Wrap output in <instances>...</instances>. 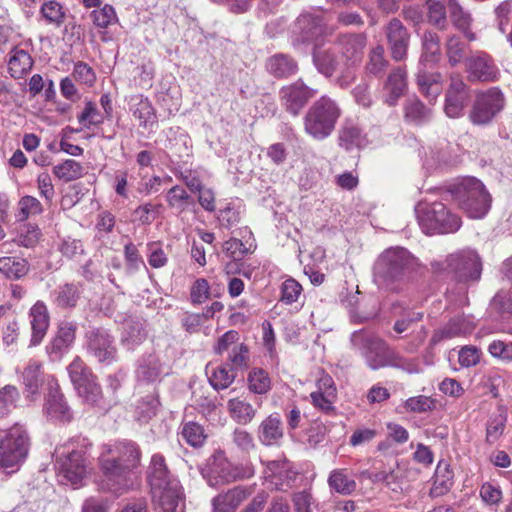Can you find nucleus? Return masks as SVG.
Instances as JSON below:
<instances>
[{"label": "nucleus", "instance_id": "obj_31", "mask_svg": "<svg viewBox=\"0 0 512 512\" xmlns=\"http://www.w3.org/2000/svg\"><path fill=\"white\" fill-rule=\"evenodd\" d=\"M427 67L419 66L416 80L419 91L433 102L442 92V76L438 72H428Z\"/></svg>", "mask_w": 512, "mask_h": 512}, {"label": "nucleus", "instance_id": "obj_56", "mask_svg": "<svg viewBox=\"0 0 512 512\" xmlns=\"http://www.w3.org/2000/svg\"><path fill=\"white\" fill-rule=\"evenodd\" d=\"M466 46L461 41L460 37L453 35L448 38L446 43V54L449 63L452 66L459 64L465 56Z\"/></svg>", "mask_w": 512, "mask_h": 512}, {"label": "nucleus", "instance_id": "obj_5", "mask_svg": "<svg viewBox=\"0 0 512 512\" xmlns=\"http://www.w3.org/2000/svg\"><path fill=\"white\" fill-rule=\"evenodd\" d=\"M459 206L470 218L480 219L491 208V195L482 181L475 177H464L448 190Z\"/></svg>", "mask_w": 512, "mask_h": 512}, {"label": "nucleus", "instance_id": "obj_12", "mask_svg": "<svg viewBox=\"0 0 512 512\" xmlns=\"http://www.w3.org/2000/svg\"><path fill=\"white\" fill-rule=\"evenodd\" d=\"M86 347L99 363L110 365L117 359L114 337L106 330L94 328L86 333Z\"/></svg>", "mask_w": 512, "mask_h": 512}, {"label": "nucleus", "instance_id": "obj_16", "mask_svg": "<svg viewBox=\"0 0 512 512\" xmlns=\"http://www.w3.org/2000/svg\"><path fill=\"white\" fill-rule=\"evenodd\" d=\"M315 93L314 89L309 88L302 81L298 80L283 86L279 91V98L284 109L293 116H297Z\"/></svg>", "mask_w": 512, "mask_h": 512}, {"label": "nucleus", "instance_id": "obj_52", "mask_svg": "<svg viewBox=\"0 0 512 512\" xmlns=\"http://www.w3.org/2000/svg\"><path fill=\"white\" fill-rule=\"evenodd\" d=\"M228 362L233 370L244 371L250 365V350L245 343L233 346L228 354Z\"/></svg>", "mask_w": 512, "mask_h": 512}, {"label": "nucleus", "instance_id": "obj_25", "mask_svg": "<svg viewBox=\"0 0 512 512\" xmlns=\"http://www.w3.org/2000/svg\"><path fill=\"white\" fill-rule=\"evenodd\" d=\"M31 324L30 346L39 345L44 339L50 322L49 312L43 301H37L29 310Z\"/></svg>", "mask_w": 512, "mask_h": 512}, {"label": "nucleus", "instance_id": "obj_50", "mask_svg": "<svg viewBox=\"0 0 512 512\" xmlns=\"http://www.w3.org/2000/svg\"><path fill=\"white\" fill-rule=\"evenodd\" d=\"M181 436L192 447L202 446L207 438L204 428L194 421L183 424Z\"/></svg>", "mask_w": 512, "mask_h": 512}, {"label": "nucleus", "instance_id": "obj_2", "mask_svg": "<svg viewBox=\"0 0 512 512\" xmlns=\"http://www.w3.org/2000/svg\"><path fill=\"white\" fill-rule=\"evenodd\" d=\"M350 340L352 346L360 352L372 370L393 367L408 373L419 371L415 361L403 357L383 339L366 329L354 331Z\"/></svg>", "mask_w": 512, "mask_h": 512}, {"label": "nucleus", "instance_id": "obj_21", "mask_svg": "<svg viewBox=\"0 0 512 512\" xmlns=\"http://www.w3.org/2000/svg\"><path fill=\"white\" fill-rule=\"evenodd\" d=\"M385 34L392 58L395 61L404 60L410 42V34L406 27L394 18L387 24Z\"/></svg>", "mask_w": 512, "mask_h": 512}, {"label": "nucleus", "instance_id": "obj_62", "mask_svg": "<svg viewBox=\"0 0 512 512\" xmlns=\"http://www.w3.org/2000/svg\"><path fill=\"white\" fill-rule=\"evenodd\" d=\"M78 121L84 128L89 129L91 126L101 124L103 122V117L94 103L87 102L83 111L78 116Z\"/></svg>", "mask_w": 512, "mask_h": 512}, {"label": "nucleus", "instance_id": "obj_9", "mask_svg": "<svg viewBox=\"0 0 512 512\" xmlns=\"http://www.w3.org/2000/svg\"><path fill=\"white\" fill-rule=\"evenodd\" d=\"M434 267L446 271L448 275L459 282L478 280L482 271L478 254L470 249L453 253L444 262L435 263Z\"/></svg>", "mask_w": 512, "mask_h": 512}, {"label": "nucleus", "instance_id": "obj_11", "mask_svg": "<svg viewBox=\"0 0 512 512\" xmlns=\"http://www.w3.org/2000/svg\"><path fill=\"white\" fill-rule=\"evenodd\" d=\"M56 467L62 482L70 483L74 487L82 484L86 476V464L81 450H67L56 448Z\"/></svg>", "mask_w": 512, "mask_h": 512}, {"label": "nucleus", "instance_id": "obj_6", "mask_svg": "<svg viewBox=\"0 0 512 512\" xmlns=\"http://www.w3.org/2000/svg\"><path fill=\"white\" fill-rule=\"evenodd\" d=\"M418 223L426 234L456 232L462 224L461 218L452 213L442 202L422 200L415 206Z\"/></svg>", "mask_w": 512, "mask_h": 512}, {"label": "nucleus", "instance_id": "obj_57", "mask_svg": "<svg viewBox=\"0 0 512 512\" xmlns=\"http://www.w3.org/2000/svg\"><path fill=\"white\" fill-rule=\"evenodd\" d=\"M437 401L429 396L418 395L405 401V408L414 413H424L436 408Z\"/></svg>", "mask_w": 512, "mask_h": 512}, {"label": "nucleus", "instance_id": "obj_13", "mask_svg": "<svg viewBox=\"0 0 512 512\" xmlns=\"http://www.w3.org/2000/svg\"><path fill=\"white\" fill-rule=\"evenodd\" d=\"M366 45L367 36L364 33L340 34L335 40V49L348 68H354L362 62Z\"/></svg>", "mask_w": 512, "mask_h": 512}, {"label": "nucleus", "instance_id": "obj_44", "mask_svg": "<svg viewBox=\"0 0 512 512\" xmlns=\"http://www.w3.org/2000/svg\"><path fill=\"white\" fill-rule=\"evenodd\" d=\"M507 422V413L503 408L492 414L486 425V441L495 443L503 435Z\"/></svg>", "mask_w": 512, "mask_h": 512}, {"label": "nucleus", "instance_id": "obj_46", "mask_svg": "<svg viewBox=\"0 0 512 512\" xmlns=\"http://www.w3.org/2000/svg\"><path fill=\"white\" fill-rule=\"evenodd\" d=\"M41 369V362L30 360L23 371V382L25 384L26 390L31 395L36 394L40 385L42 384Z\"/></svg>", "mask_w": 512, "mask_h": 512}, {"label": "nucleus", "instance_id": "obj_19", "mask_svg": "<svg viewBox=\"0 0 512 512\" xmlns=\"http://www.w3.org/2000/svg\"><path fill=\"white\" fill-rule=\"evenodd\" d=\"M467 72L471 81L495 82L500 77L494 60L484 52H476L468 58Z\"/></svg>", "mask_w": 512, "mask_h": 512}, {"label": "nucleus", "instance_id": "obj_42", "mask_svg": "<svg viewBox=\"0 0 512 512\" xmlns=\"http://www.w3.org/2000/svg\"><path fill=\"white\" fill-rule=\"evenodd\" d=\"M440 38L434 32H426L423 36V53L419 66L428 67L435 64L440 57Z\"/></svg>", "mask_w": 512, "mask_h": 512}, {"label": "nucleus", "instance_id": "obj_32", "mask_svg": "<svg viewBox=\"0 0 512 512\" xmlns=\"http://www.w3.org/2000/svg\"><path fill=\"white\" fill-rule=\"evenodd\" d=\"M447 7L450 14V19L453 25L464 33L468 40H475V35L471 31L473 23L472 15L469 11L458 2V0H447Z\"/></svg>", "mask_w": 512, "mask_h": 512}, {"label": "nucleus", "instance_id": "obj_29", "mask_svg": "<svg viewBox=\"0 0 512 512\" xmlns=\"http://www.w3.org/2000/svg\"><path fill=\"white\" fill-rule=\"evenodd\" d=\"M44 409L48 416L60 421H70L72 418L70 408L57 384L50 385Z\"/></svg>", "mask_w": 512, "mask_h": 512}, {"label": "nucleus", "instance_id": "obj_47", "mask_svg": "<svg viewBox=\"0 0 512 512\" xmlns=\"http://www.w3.org/2000/svg\"><path fill=\"white\" fill-rule=\"evenodd\" d=\"M54 175L64 182H70L79 179L83 175L82 165L73 160L67 159L64 162L53 167Z\"/></svg>", "mask_w": 512, "mask_h": 512}, {"label": "nucleus", "instance_id": "obj_39", "mask_svg": "<svg viewBox=\"0 0 512 512\" xmlns=\"http://www.w3.org/2000/svg\"><path fill=\"white\" fill-rule=\"evenodd\" d=\"M313 63L319 73L325 77H331L338 66L336 52L331 48H315L313 51Z\"/></svg>", "mask_w": 512, "mask_h": 512}, {"label": "nucleus", "instance_id": "obj_61", "mask_svg": "<svg viewBox=\"0 0 512 512\" xmlns=\"http://www.w3.org/2000/svg\"><path fill=\"white\" fill-rule=\"evenodd\" d=\"M292 502L296 512H319V504L315 503L312 495L308 491L297 492L292 497Z\"/></svg>", "mask_w": 512, "mask_h": 512}, {"label": "nucleus", "instance_id": "obj_20", "mask_svg": "<svg viewBox=\"0 0 512 512\" xmlns=\"http://www.w3.org/2000/svg\"><path fill=\"white\" fill-rule=\"evenodd\" d=\"M313 406L326 414L335 411L334 403L337 400V389L333 378L323 373L316 382V390L310 393Z\"/></svg>", "mask_w": 512, "mask_h": 512}, {"label": "nucleus", "instance_id": "obj_17", "mask_svg": "<svg viewBox=\"0 0 512 512\" xmlns=\"http://www.w3.org/2000/svg\"><path fill=\"white\" fill-rule=\"evenodd\" d=\"M209 484L229 483L237 479L250 477L252 473L243 471L227 460L223 453L213 455L209 462Z\"/></svg>", "mask_w": 512, "mask_h": 512}, {"label": "nucleus", "instance_id": "obj_40", "mask_svg": "<svg viewBox=\"0 0 512 512\" xmlns=\"http://www.w3.org/2000/svg\"><path fill=\"white\" fill-rule=\"evenodd\" d=\"M339 145L346 150L361 147L365 144V137L361 129L352 121L347 120L339 130Z\"/></svg>", "mask_w": 512, "mask_h": 512}, {"label": "nucleus", "instance_id": "obj_33", "mask_svg": "<svg viewBox=\"0 0 512 512\" xmlns=\"http://www.w3.org/2000/svg\"><path fill=\"white\" fill-rule=\"evenodd\" d=\"M453 486V472L446 461H439L434 473L433 485L429 495L433 498L447 494Z\"/></svg>", "mask_w": 512, "mask_h": 512}, {"label": "nucleus", "instance_id": "obj_8", "mask_svg": "<svg viewBox=\"0 0 512 512\" xmlns=\"http://www.w3.org/2000/svg\"><path fill=\"white\" fill-rule=\"evenodd\" d=\"M29 446L30 439L23 426L0 429V468L18 467L27 457Z\"/></svg>", "mask_w": 512, "mask_h": 512}, {"label": "nucleus", "instance_id": "obj_1", "mask_svg": "<svg viewBox=\"0 0 512 512\" xmlns=\"http://www.w3.org/2000/svg\"><path fill=\"white\" fill-rule=\"evenodd\" d=\"M141 452L131 441L104 445L100 455V467L108 490L121 494L132 485V472L140 464Z\"/></svg>", "mask_w": 512, "mask_h": 512}, {"label": "nucleus", "instance_id": "obj_7", "mask_svg": "<svg viewBox=\"0 0 512 512\" xmlns=\"http://www.w3.org/2000/svg\"><path fill=\"white\" fill-rule=\"evenodd\" d=\"M341 113V108L334 99L322 96L306 112L304 130L312 138L323 140L332 134Z\"/></svg>", "mask_w": 512, "mask_h": 512}, {"label": "nucleus", "instance_id": "obj_60", "mask_svg": "<svg viewBox=\"0 0 512 512\" xmlns=\"http://www.w3.org/2000/svg\"><path fill=\"white\" fill-rule=\"evenodd\" d=\"M159 406V401L153 395L143 398L136 407V413L139 421L147 422L155 414Z\"/></svg>", "mask_w": 512, "mask_h": 512}, {"label": "nucleus", "instance_id": "obj_26", "mask_svg": "<svg viewBox=\"0 0 512 512\" xmlns=\"http://www.w3.org/2000/svg\"><path fill=\"white\" fill-rule=\"evenodd\" d=\"M168 374L169 367L156 354L143 357L136 371L137 379L146 383L159 381L163 375Z\"/></svg>", "mask_w": 512, "mask_h": 512}, {"label": "nucleus", "instance_id": "obj_14", "mask_svg": "<svg viewBox=\"0 0 512 512\" xmlns=\"http://www.w3.org/2000/svg\"><path fill=\"white\" fill-rule=\"evenodd\" d=\"M469 101L468 86L459 74H452L445 93L444 112L446 116L452 119L462 117Z\"/></svg>", "mask_w": 512, "mask_h": 512}, {"label": "nucleus", "instance_id": "obj_35", "mask_svg": "<svg viewBox=\"0 0 512 512\" xmlns=\"http://www.w3.org/2000/svg\"><path fill=\"white\" fill-rule=\"evenodd\" d=\"M327 483L329 488L340 495H351L357 488L355 479L347 469H334L330 472Z\"/></svg>", "mask_w": 512, "mask_h": 512}, {"label": "nucleus", "instance_id": "obj_30", "mask_svg": "<svg viewBox=\"0 0 512 512\" xmlns=\"http://www.w3.org/2000/svg\"><path fill=\"white\" fill-rule=\"evenodd\" d=\"M249 495L250 492L242 487H235L225 493H220L212 500V512H235Z\"/></svg>", "mask_w": 512, "mask_h": 512}, {"label": "nucleus", "instance_id": "obj_54", "mask_svg": "<svg viewBox=\"0 0 512 512\" xmlns=\"http://www.w3.org/2000/svg\"><path fill=\"white\" fill-rule=\"evenodd\" d=\"M90 18L96 27L102 29H105L118 21L114 7L109 4H105L104 6L93 10L90 13Z\"/></svg>", "mask_w": 512, "mask_h": 512}, {"label": "nucleus", "instance_id": "obj_41", "mask_svg": "<svg viewBox=\"0 0 512 512\" xmlns=\"http://www.w3.org/2000/svg\"><path fill=\"white\" fill-rule=\"evenodd\" d=\"M206 375L208 377L209 383L215 390L228 388L236 378L234 370L231 367L228 369L224 365L217 367L207 365Z\"/></svg>", "mask_w": 512, "mask_h": 512}, {"label": "nucleus", "instance_id": "obj_10", "mask_svg": "<svg viewBox=\"0 0 512 512\" xmlns=\"http://www.w3.org/2000/svg\"><path fill=\"white\" fill-rule=\"evenodd\" d=\"M505 97L497 87L478 92L468 114L469 121L477 126L489 125L504 109Z\"/></svg>", "mask_w": 512, "mask_h": 512}, {"label": "nucleus", "instance_id": "obj_28", "mask_svg": "<svg viewBox=\"0 0 512 512\" xmlns=\"http://www.w3.org/2000/svg\"><path fill=\"white\" fill-rule=\"evenodd\" d=\"M284 429L279 413H272L260 423L257 431L259 441L265 446L276 445L283 438Z\"/></svg>", "mask_w": 512, "mask_h": 512}, {"label": "nucleus", "instance_id": "obj_4", "mask_svg": "<svg viewBox=\"0 0 512 512\" xmlns=\"http://www.w3.org/2000/svg\"><path fill=\"white\" fill-rule=\"evenodd\" d=\"M414 256L403 247L384 250L373 266V278L377 285L389 287L402 281L416 267Z\"/></svg>", "mask_w": 512, "mask_h": 512}, {"label": "nucleus", "instance_id": "obj_3", "mask_svg": "<svg viewBox=\"0 0 512 512\" xmlns=\"http://www.w3.org/2000/svg\"><path fill=\"white\" fill-rule=\"evenodd\" d=\"M149 469L152 497L161 512H184L182 487L180 482L170 474L164 457L154 454Z\"/></svg>", "mask_w": 512, "mask_h": 512}, {"label": "nucleus", "instance_id": "obj_64", "mask_svg": "<svg viewBox=\"0 0 512 512\" xmlns=\"http://www.w3.org/2000/svg\"><path fill=\"white\" fill-rule=\"evenodd\" d=\"M302 286L294 279H287L281 285L280 300L285 304L296 302L301 295Z\"/></svg>", "mask_w": 512, "mask_h": 512}, {"label": "nucleus", "instance_id": "obj_49", "mask_svg": "<svg viewBox=\"0 0 512 512\" xmlns=\"http://www.w3.org/2000/svg\"><path fill=\"white\" fill-rule=\"evenodd\" d=\"M427 18L430 24L444 29L447 26V1L427 0Z\"/></svg>", "mask_w": 512, "mask_h": 512}, {"label": "nucleus", "instance_id": "obj_38", "mask_svg": "<svg viewBox=\"0 0 512 512\" xmlns=\"http://www.w3.org/2000/svg\"><path fill=\"white\" fill-rule=\"evenodd\" d=\"M81 295L78 284L66 283L53 292V304L62 309L74 308Z\"/></svg>", "mask_w": 512, "mask_h": 512}, {"label": "nucleus", "instance_id": "obj_59", "mask_svg": "<svg viewBox=\"0 0 512 512\" xmlns=\"http://www.w3.org/2000/svg\"><path fill=\"white\" fill-rule=\"evenodd\" d=\"M20 399V393L16 386L5 385L0 389V413L15 408Z\"/></svg>", "mask_w": 512, "mask_h": 512}, {"label": "nucleus", "instance_id": "obj_18", "mask_svg": "<svg viewBox=\"0 0 512 512\" xmlns=\"http://www.w3.org/2000/svg\"><path fill=\"white\" fill-rule=\"evenodd\" d=\"M67 369L70 379L79 393L83 394L87 401L96 402L100 395V387L90 381L91 374L84 362L76 357Z\"/></svg>", "mask_w": 512, "mask_h": 512}, {"label": "nucleus", "instance_id": "obj_53", "mask_svg": "<svg viewBox=\"0 0 512 512\" xmlns=\"http://www.w3.org/2000/svg\"><path fill=\"white\" fill-rule=\"evenodd\" d=\"M388 66V60L385 57V51L382 45L373 47L368 54L366 70L373 75L382 74Z\"/></svg>", "mask_w": 512, "mask_h": 512}, {"label": "nucleus", "instance_id": "obj_34", "mask_svg": "<svg viewBox=\"0 0 512 512\" xmlns=\"http://www.w3.org/2000/svg\"><path fill=\"white\" fill-rule=\"evenodd\" d=\"M473 327V324L469 320L463 316H458L451 319L445 327L435 332L431 341L433 344H436L443 339H451L465 335L470 333Z\"/></svg>", "mask_w": 512, "mask_h": 512}, {"label": "nucleus", "instance_id": "obj_45", "mask_svg": "<svg viewBox=\"0 0 512 512\" xmlns=\"http://www.w3.org/2000/svg\"><path fill=\"white\" fill-rule=\"evenodd\" d=\"M404 116L408 122L422 124L431 118V110L420 100L409 99L404 105Z\"/></svg>", "mask_w": 512, "mask_h": 512}, {"label": "nucleus", "instance_id": "obj_58", "mask_svg": "<svg viewBox=\"0 0 512 512\" xmlns=\"http://www.w3.org/2000/svg\"><path fill=\"white\" fill-rule=\"evenodd\" d=\"M41 14L51 24L60 26L65 19L62 5L56 1L45 2L41 7Z\"/></svg>", "mask_w": 512, "mask_h": 512}, {"label": "nucleus", "instance_id": "obj_27", "mask_svg": "<svg viewBox=\"0 0 512 512\" xmlns=\"http://www.w3.org/2000/svg\"><path fill=\"white\" fill-rule=\"evenodd\" d=\"M384 102L395 106L407 89V73L404 68L393 69L384 83Z\"/></svg>", "mask_w": 512, "mask_h": 512}, {"label": "nucleus", "instance_id": "obj_23", "mask_svg": "<svg viewBox=\"0 0 512 512\" xmlns=\"http://www.w3.org/2000/svg\"><path fill=\"white\" fill-rule=\"evenodd\" d=\"M292 32L299 43L315 40L324 33L323 20L319 15L303 13L295 21Z\"/></svg>", "mask_w": 512, "mask_h": 512}, {"label": "nucleus", "instance_id": "obj_22", "mask_svg": "<svg viewBox=\"0 0 512 512\" xmlns=\"http://www.w3.org/2000/svg\"><path fill=\"white\" fill-rule=\"evenodd\" d=\"M7 72L13 79H22L32 70L34 65L28 46L20 43L5 56Z\"/></svg>", "mask_w": 512, "mask_h": 512}, {"label": "nucleus", "instance_id": "obj_48", "mask_svg": "<svg viewBox=\"0 0 512 512\" xmlns=\"http://www.w3.org/2000/svg\"><path fill=\"white\" fill-rule=\"evenodd\" d=\"M248 388L255 394H266L271 389V379L262 368L252 369L247 377Z\"/></svg>", "mask_w": 512, "mask_h": 512}, {"label": "nucleus", "instance_id": "obj_36", "mask_svg": "<svg viewBox=\"0 0 512 512\" xmlns=\"http://www.w3.org/2000/svg\"><path fill=\"white\" fill-rule=\"evenodd\" d=\"M227 410L231 418L241 425L251 423L257 414V408L242 398L230 399L227 402Z\"/></svg>", "mask_w": 512, "mask_h": 512}, {"label": "nucleus", "instance_id": "obj_55", "mask_svg": "<svg viewBox=\"0 0 512 512\" xmlns=\"http://www.w3.org/2000/svg\"><path fill=\"white\" fill-rule=\"evenodd\" d=\"M18 219L20 221L27 220L30 216L39 215L43 211L40 201L33 196H23L18 202Z\"/></svg>", "mask_w": 512, "mask_h": 512}, {"label": "nucleus", "instance_id": "obj_15", "mask_svg": "<svg viewBox=\"0 0 512 512\" xmlns=\"http://www.w3.org/2000/svg\"><path fill=\"white\" fill-rule=\"evenodd\" d=\"M77 325L70 321H61L55 335L45 347L50 361H60L73 347L76 340Z\"/></svg>", "mask_w": 512, "mask_h": 512}, {"label": "nucleus", "instance_id": "obj_63", "mask_svg": "<svg viewBox=\"0 0 512 512\" xmlns=\"http://www.w3.org/2000/svg\"><path fill=\"white\" fill-rule=\"evenodd\" d=\"M240 335L235 330H229L221 335L213 346V352L222 355L224 352H230L231 348L239 344Z\"/></svg>", "mask_w": 512, "mask_h": 512}, {"label": "nucleus", "instance_id": "obj_43", "mask_svg": "<svg viewBox=\"0 0 512 512\" xmlns=\"http://www.w3.org/2000/svg\"><path fill=\"white\" fill-rule=\"evenodd\" d=\"M29 271V264L25 259L17 257H1L0 273L10 279H20Z\"/></svg>", "mask_w": 512, "mask_h": 512}, {"label": "nucleus", "instance_id": "obj_51", "mask_svg": "<svg viewBox=\"0 0 512 512\" xmlns=\"http://www.w3.org/2000/svg\"><path fill=\"white\" fill-rule=\"evenodd\" d=\"M479 497L488 507H498L503 499V492L499 484L486 481L479 488Z\"/></svg>", "mask_w": 512, "mask_h": 512}, {"label": "nucleus", "instance_id": "obj_24", "mask_svg": "<svg viewBox=\"0 0 512 512\" xmlns=\"http://www.w3.org/2000/svg\"><path fill=\"white\" fill-rule=\"evenodd\" d=\"M129 111L138 120L139 126L151 130L157 125L156 110L152 102L142 94L132 95L129 98Z\"/></svg>", "mask_w": 512, "mask_h": 512}, {"label": "nucleus", "instance_id": "obj_37", "mask_svg": "<svg viewBox=\"0 0 512 512\" xmlns=\"http://www.w3.org/2000/svg\"><path fill=\"white\" fill-rule=\"evenodd\" d=\"M266 68L271 75L277 78L292 76L298 70L296 61L285 54H276L271 56L267 60Z\"/></svg>", "mask_w": 512, "mask_h": 512}]
</instances>
